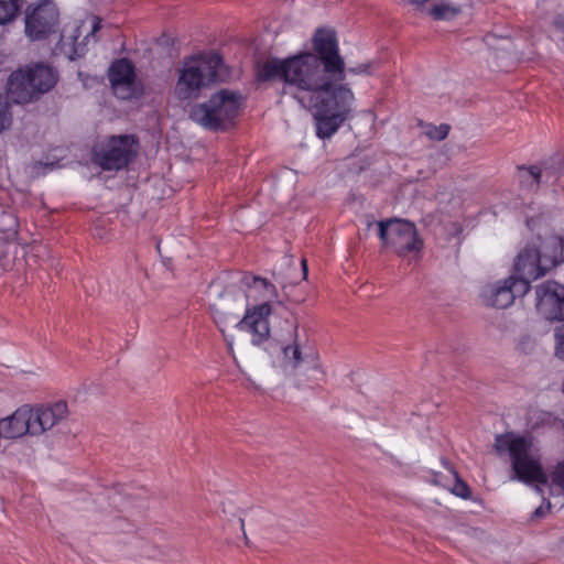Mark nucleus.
<instances>
[{"mask_svg":"<svg viewBox=\"0 0 564 564\" xmlns=\"http://www.w3.org/2000/svg\"><path fill=\"white\" fill-rule=\"evenodd\" d=\"M301 265H302V271H303V279H306V276H307V264H306V260L305 259L301 260Z\"/></svg>","mask_w":564,"mask_h":564,"instance_id":"nucleus-30","label":"nucleus"},{"mask_svg":"<svg viewBox=\"0 0 564 564\" xmlns=\"http://www.w3.org/2000/svg\"><path fill=\"white\" fill-rule=\"evenodd\" d=\"M57 79L55 68L37 63L13 72L7 83V93L15 104H26L51 90Z\"/></svg>","mask_w":564,"mask_h":564,"instance_id":"nucleus-6","label":"nucleus"},{"mask_svg":"<svg viewBox=\"0 0 564 564\" xmlns=\"http://www.w3.org/2000/svg\"><path fill=\"white\" fill-rule=\"evenodd\" d=\"M531 243L539 248V253L549 270L564 261V238L561 236L553 234L545 237L538 236Z\"/></svg>","mask_w":564,"mask_h":564,"instance_id":"nucleus-18","label":"nucleus"},{"mask_svg":"<svg viewBox=\"0 0 564 564\" xmlns=\"http://www.w3.org/2000/svg\"><path fill=\"white\" fill-rule=\"evenodd\" d=\"M243 307V299L240 296L239 300L231 293L226 292L221 294L217 302L210 304V313L215 324L221 333L225 332V327L240 321L239 311Z\"/></svg>","mask_w":564,"mask_h":564,"instance_id":"nucleus-17","label":"nucleus"},{"mask_svg":"<svg viewBox=\"0 0 564 564\" xmlns=\"http://www.w3.org/2000/svg\"><path fill=\"white\" fill-rule=\"evenodd\" d=\"M375 70V63H364V64H359L357 66H354V67H349L348 68V73L350 74H354V75H362V74H366V75H371Z\"/></svg>","mask_w":564,"mask_h":564,"instance_id":"nucleus-28","label":"nucleus"},{"mask_svg":"<svg viewBox=\"0 0 564 564\" xmlns=\"http://www.w3.org/2000/svg\"><path fill=\"white\" fill-rule=\"evenodd\" d=\"M23 0H0V24L12 22L22 7Z\"/></svg>","mask_w":564,"mask_h":564,"instance_id":"nucleus-21","label":"nucleus"},{"mask_svg":"<svg viewBox=\"0 0 564 564\" xmlns=\"http://www.w3.org/2000/svg\"><path fill=\"white\" fill-rule=\"evenodd\" d=\"M449 129L451 127L446 123L440 126L429 124L425 129V134L432 140L442 141L448 135Z\"/></svg>","mask_w":564,"mask_h":564,"instance_id":"nucleus-25","label":"nucleus"},{"mask_svg":"<svg viewBox=\"0 0 564 564\" xmlns=\"http://www.w3.org/2000/svg\"><path fill=\"white\" fill-rule=\"evenodd\" d=\"M239 522H240V527H241V529L243 530V527H245V522H243V520H242V519H239Z\"/></svg>","mask_w":564,"mask_h":564,"instance_id":"nucleus-32","label":"nucleus"},{"mask_svg":"<svg viewBox=\"0 0 564 564\" xmlns=\"http://www.w3.org/2000/svg\"><path fill=\"white\" fill-rule=\"evenodd\" d=\"M242 283L248 288L246 299L261 302L252 307H246V313L237 323V328L251 336L252 345L260 346L270 338L269 316L271 302L278 297L276 288L268 280L254 275H245Z\"/></svg>","mask_w":564,"mask_h":564,"instance_id":"nucleus-4","label":"nucleus"},{"mask_svg":"<svg viewBox=\"0 0 564 564\" xmlns=\"http://www.w3.org/2000/svg\"><path fill=\"white\" fill-rule=\"evenodd\" d=\"M17 232L15 217L9 213H0V238L8 241L13 239Z\"/></svg>","mask_w":564,"mask_h":564,"instance_id":"nucleus-22","label":"nucleus"},{"mask_svg":"<svg viewBox=\"0 0 564 564\" xmlns=\"http://www.w3.org/2000/svg\"><path fill=\"white\" fill-rule=\"evenodd\" d=\"M241 107L238 93L221 89L200 104L194 105L188 112L189 119L204 129L225 130L234 123Z\"/></svg>","mask_w":564,"mask_h":564,"instance_id":"nucleus-5","label":"nucleus"},{"mask_svg":"<svg viewBox=\"0 0 564 564\" xmlns=\"http://www.w3.org/2000/svg\"><path fill=\"white\" fill-rule=\"evenodd\" d=\"M59 23V12L51 0H41L25 10L24 32L31 41H41L55 33Z\"/></svg>","mask_w":564,"mask_h":564,"instance_id":"nucleus-9","label":"nucleus"},{"mask_svg":"<svg viewBox=\"0 0 564 564\" xmlns=\"http://www.w3.org/2000/svg\"><path fill=\"white\" fill-rule=\"evenodd\" d=\"M68 406L65 401L32 406L33 435L40 436L66 419Z\"/></svg>","mask_w":564,"mask_h":564,"instance_id":"nucleus-15","label":"nucleus"},{"mask_svg":"<svg viewBox=\"0 0 564 564\" xmlns=\"http://www.w3.org/2000/svg\"><path fill=\"white\" fill-rule=\"evenodd\" d=\"M456 477V481L454 484V487L452 489V492L460 498H468L470 496V489L468 487V485L460 480L457 475H455Z\"/></svg>","mask_w":564,"mask_h":564,"instance_id":"nucleus-27","label":"nucleus"},{"mask_svg":"<svg viewBox=\"0 0 564 564\" xmlns=\"http://www.w3.org/2000/svg\"><path fill=\"white\" fill-rule=\"evenodd\" d=\"M12 126V113L9 101L0 94V134Z\"/></svg>","mask_w":564,"mask_h":564,"instance_id":"nucleus-23","label":"nucleus"},{"mask_svg":"<svg viewBox=\"0 0 564 564\" xmlns=\"http://www.w3.org/2000/svg\"><path fill=\"white\" fill-rule=\"evenodd\" d=\"M533 482H531L530 485H532ZM536 485L534 486V490L538 492V494H541L543 492L542 488L540 487L541 484L539 482H535Z\"/></svg>","mask_w":564,"mask_h":564,"instance_id":"nucleus-31","label":"nucleus"},{"mask_svg":"<svg viewBox=\"0 0 564 564\" xmlns=\"http://www.w3.org/2000/svg\"><path fill=\"white\" fill-rule=\"evenodd\" d=\"M550 510H551V502L546 501L545 505H542L534 510L533 517L538 518V519L543 518L550 512Z\"/></svg>","mask_w":564,"mask_h":564,"instance_id":"nucleus-29","label":"nucleus"},{"mask_svg":"<svg viewBox=\"0 0 564 564\" xmlns=\"http://www.w3.org/2000/svg\"><path fill=\"white\" fill-rule=\"evenodd\" d=\"M282 350H283V356H284L286 364L292 369H297L301 366V364L306 361L312 365V370L315 373L319 375L321 377L323 376V371L321 370L319 365L316 362L315 356L314 355H311V356L306 355L305 357L303 356L302 347L297 340V337L294 338L293 344L283 347Z\"/></svg>","mask_w":564,"mask_h":564,"instance_id":"nucleus-19","label":"nucleus"},{"mask_svg":"<svg viewBox=\"0 0 564 564\" xmlns=\"http://www.w3.org/2000/svg\"><path fill=\"white\" fill-rule=\"evenodd\" d=\"M525 280H517L510 275L495 283L486 284L480 292L482 302L492 307L506 308L510 306L517 296L525 295L530 290Z\"/></svg>","mask_w":564,"mask_h":564,"instance_id":"nucleus-10","label":"nucleus"},{"mask_svg":"<svg viewBox=\"0 0 564 564\" xmlns=\"http://www.w3.org/2000/svg\"><path fill=\"white\" fill-rule=\"evenodd\" d=\"M460 12V8L446 0H441L430 9V14L435 20H451Z\"/></svg>","mask_w":564,"mask_h":564,"instance_id":"nucleus-20","label":"nucleus"},{"mask_svg":"<svg viewBox=\"0 0 564 564\" xmlns=\"http://www.w3.org/2000/svg\"><path fill=\"white\" fill-rule=\"evenodd\" d=\"M137 141L132 135H113L93 149V161L105 171L126 167L137 155Z\"/></svg>","mask_w":564,"mask_h":564,"instance_id":"nucleus-8","label":"nucleus"},{"mask_svg":"<svg viewBox=\"0 0 564 564\" xmlns=\"http://www.w3.org/2000/svg\"><path fill=\"white\" fill-rule=\"evenodd\" d=\"M521 182L527 184L530 187H538L540 184V178L542 175V171L536 166H530L528 169H521Z\"/></svg>","mask_w":564,"mask_h":564,"instance_id":"nucleus-24","label":"nucleus"},{"mask_svg":"<svg viewBox=\"0 0 564 564\" xmlns=\"http://www.w3.org/2000/svg\"><path fill=\"white\" fill-rule=\"evenodd\" d=\"M379 238L386 248L408 259L419 258L424 242L415 225L409 220L393 218L377 223Z\"/></svg>","mask_w":564,"mask_h":564,"instance_id":"nucleus-7","label":"nucleus"},{"mask_svg":"<svg viewBox=\"0 0 564 564\" xmlns=\"http://www.w3.org/2000/svg\"><path fill=\"white\" fill-rule=\"evenodd\" d=\"M83 25H73L63 30L58 42L59 48L70 58L75 59L85 54L86 42L93 37L101 29V19L99 17H91L90 31L84 36L82 42L78 39L82 36Z\"/></svg>","mask_w":564,"mask_h":564,"instance_id":"nucleus-16","label":"nucleus"},{"mask_svg":"<svg viewBox=\"0 0 564 564\" xmlns=\"http://www.w3.org/2000/svg\"><path fill=\"white\" fill-rule=\"evenodd\" d=\"M554 338H555L554 354L558 359L564 361V326L555 328Z\"/></svg>","mask_w":564,"mask_h":564,"instance_id":"nucleus-26","label":"nucleus"},{"mask_svg":"<svg viewBox=\"0 0 564 564\" xmlns=\"http://www.w3.org/2000/svg\"><path fill=\"white\" fill-rule=\"evenodd\" d=\"M108 77L113 94L120 99H130L139 93V85L133 64L127 58L115 61L110 67Z\"/></svg>","mask_w":564,"mask_h":564,"instance_id":"nucleus-13","label":"nucleus"},{"mask_svg":"<svg viewBox=\"0 0 564 564\" xmlns=\"http://www.w3.org/2000/svg\"><path fill=\"white\" fill-rule=\"evenodd\" d=\"M535 306L545 319L564 322V285L553 280L536 285Z\"/></svg>","mask_w":564,"mask_h":564,"instance_id":"nucleus-12","label":"nucleus"},{"mask_svg":"<svg viewBox=\"0 0 564 564\" xmlns=\"http://www.w3.org/2000/svg\"><path fill=\"white\" fill-rule=\"evenodd\" d=\"M313 50L332 76L346 78L345 61L339 55L336 34L332 30L319 29L313 36Z\"/></svg>","mask_w":564,"mask_h":564,"instance_id":"nucleus-11","label":"nucleus"},{"mask_svg":"<svg viewBox=\"0 0 564 564\" xmlns=\"http://www.w3.org/2000/svg\"><path fill=\"white\" fill-rule=\"evenodd\" d=\"M227 76L219 54L209 52L185 57L178 69L174 94L180 100H193L199 97L203 89Z\"/></svg>","mask_w":564,"mask_h":564,"instance_id":"nucleus-3","label":"nucleus"},{"mask_svg":"<svg viewBox=\"0 0 564 564\" xmlns=\"http://www.w3.org/2000/svg\"><path fill=\"white\" fill-rule=\"evenodd\" d=\"M495 448L499 453L508 452L511 458L514 477L524 484L539 482L550 485L564 491V459L558 462L546 474L543 470L541 456L534 448L531 437L514 433H505L496 436Z\"/></svg>","mask_w":564,"mask_h":564,"instance_id":"nucleus-2","label":"nucleus"},{"mask_svg":"<svg viewBox=\"0 0 564 564\" xmlns=\"http://www.w3.org/2000/svg\"><path fill=\"white\" fill-rule=\"evenodd\" d=\"M261 82L283 79L296 89L295 98L311 110L316 135L329 139L351 116L355 102L352 90L343 84L345 78L332 76L317 55L306 52L284 59L271 58L258 65Z\"/></svg>","mask_w":564,"mask_h":564,"instance_id":"nucleus-1","label":"nucleus"},{"mask_svg":"<svg viewBox=\"0 0 564 564\" xmlns=\"http://www.w3.org/2000/svg\"><path fill=\"white\" fill-rule=\"evenodd\" d=\"M514 271L518 274L517 280H525L530 284L550 270L544 265L539 248H535L534 243H528L514 260Z\"/></svg>","mask_w":564,"mask_h":564,"instance_id":"nucleus-14","label":"nucleus"}]
</instances>
